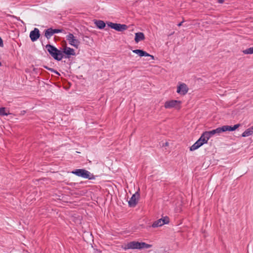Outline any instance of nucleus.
<instances>
[{"label": "nucleus", "mask_w": 253, "mask_h": 253, "mask_svg": "<svg viewBox=\"0 0 253 253\" xmlns=\"http://www.w3.org/2000/svg\"><path fill=\"white\" fill-rule=\"evenodd\" d=\"M152 247L151 245L146 244L144 242H139L138 241H131L125 245L123 249L125 250L128 249H149Z\"/></svg>", "instance_id": "obj_1"}, {"label": "nucleus", "mask_w": 253, "mask_h": 253, "mask_svg": "<svg viewBox=\"0 0 253 253\" xmlns=\"http://www.w3.org/2000/svg\"><path fill=\"white\" fill-rule=\"evenodd\" d=\"M45 48L50 55L56 60L60 61L64 58V55L62 54L61 50L58 49L52 45L48 44Z\"/></svg>", "instance_id": "obj_2"}, {"label": "nucleus", "mask_w": 253, "mask_h": 253, "mask_svg": "<svg viewBox=\"0 0 253 253\" xmlns=\"http://www.w3.org/2000/svg\"><path fill=\"white\" fill-rule=\"evenodd\" d=\"M72 173L78 176L88 179H94L95 178L93 174L90 173V172L84 169H76L72 171Z\"/></svg>", "instance_id": "obj_3"}, {"label": "nucleus", "mask_w": 253, "mask_h": 253, "mask_svg": "<svg viewBox=\"0 0 253 253\" xmlns=\"http://www.w3.org/2000/svg\"><path fill=\"white\" fill-rule=\"evenodd\" d=\"M66 38L71 45L76 48L79 47L80 44V42L74 36L73 34L69 33L66 36Z\"/></svg>", "instance_id": "obj_4"}, {"label": "nucleus", "mask_w": 253, "mask_h": 253, "mask_svg": "<svg viewBox=\"0 0 253 253\" xmlns=\"http://www.w3.org/2000/svg\"><path fill=\"white\" fill-rule=\"evenodd\" d=\"M108 25L111 28L119 32H123L127 29V26L126 24H121L114 23L112 22L108 23Z\"/></svg>", "instance_id": "obj_5"}, {"label": "nucleus", "mask_w": 253, "mask_h": 253, "mask_svg": "<svg viewBox=\"0 0 253 253\" xmlns=\"http://www.w3.org/2000/svg\"><path fill=\"white\" fill-rule=\"evenodd\" d=\"M61 52L64 55V57L66 58H69L71 56H74L76 54L75 50L73 48L67 47V46L63 48Z\"/></svg>", "instance_id": "obj_6"}, {"label": "nucleus", "mask_w": 253, "mask_h": 253, "mask_svg": "<svg viewBox=\"0 0 253 253\" xmlns=\"http://www.w3.org/2000/svg\"><path fill=\"white\" fill-rule=\"evenodd\" d=\"M169 222V217L167 216L164 217L163 218L159 219L153 223L152 226L153 227H157L159 226H161L165 224H168Z\"/></svg>", "instance_id": "obj_7"}, {"label": "nucleus", "mask_w": 253, "mask_h": 253, "mask_svg": "<svg viewBox=\"0 0 253 253\" xmlns=\"http://www.w3.org/2000/svg\"><path fill=\"white\" fill-rule=\"evenodd\" d=\"M140 197V194L138 192H135V194L132 195V197L128 201V205L130 207H134L138 203V200Z\"/></svg>", "instance_id": "obj_8"}, {"label": "nucleus", "mask_w": 253, "mask_h": 253, "mask_svg": "<svg viewBox=\"0 0 253 253\" xmlns=\"http://www.w3.org/2000/svg\"><path fill=\"white\" fill-rule=\"evenodd\" d=\"M188 91V87L185 84H180L177 88V92L181 95H185Z\"/></svg>", "instance_id": "obj_9"}, {"label": "nucleus", "mask_w": 253, "mask_h": 253, "mask_svg": "<svg viewBox=\"0 0 253 253\" xmlns=\"http://www.w3.org/2000/svg\"><path fill=\"white\" fill-rule=\"evenodd\" d=\"M180 103L181 102L180 101L171 100L166 101L165 103L164 107L166 109H169L176 107L177 105H179Z\"/></svg>", "instance_id": "obj_10"}, {"label": "nucleus", "mask_w": 253, "mask_h": 253, "mask_svg": "<svg viewBox=\"0 0 253 253\" xmlns=\"http://www.w3.org/2000/svg\"><path fill=\"white\" fill-rule=\"evenodd\" d=\"M40 37V31L38 28H35L34 30L30 33V38L32 42L37 41Z\"/></svg>", "instance_id": "obj_11"}, {"label": "nucleus", "mask_w": 253, "mask_h": 253, "mask_svg": "<svg viewBox=\"0 0 253 253\" xmlns=\"http://www.w3.org/2000/svg\"><path fill=\"white\" fill-rule=\"evenodd\" d=\"M240 126V124H238L235 125L234 126H221L222 132H225L226 131H234L238 128Z\"/></svg>", "instance_id": "obj_12"}, {"label": "nucleus", "mask_w": 253, "mask_h": 253, "mask_svg": "<svg viewBox=\"0 0 253 253\" xmlns=\"http://www.w3.org/2000/svg\"><path fill=\"white\" fill-rule=\"evenodd\" d=\"M145 39L144 34L142 32H138L135 34V42L138 43L140 41H143Z\"/></svg>", "instance_id": "obj_13"}, {"label": "nucleus", "mask_w": 253, "mask_h": 253, "mask_svg": "<svg viewBox=\"0 0 253 253\" xmlns=\"http://www.w3.org/2000/svg\"><path fill=\"white\" fill-rule=\"evenodd\" d=\"M132 52L138 54L140 57L149 56L148 53L141 49H134Z\"/></svg>", "instance_id": "obj_14"}, {"label": "nucleus", "mask_w": 253, "mask_h": 253, "mask_svg": "<svg viewBox=\"0 0 253 253\" xmlns=\"http://www.w3.org/2000/svg\"><path fill=\"white\" fill-rule=\"evenodd\" d=\"M94 24L99 29H102L105 27V23L102 20H95L94 21Z\"/></svg>", "instance_id": "obj_15"}, {"label": "nucleus", "mask_w": 253, "mask_h": 253, "mask_svg": "<svg viewBox=\"0 0 253 253\" xmlns=\"http://www.w3.org/2000/svg\"><path fill=\"white\" fill-rule=\"evenodd\" d=\"M253 134V128L250 127L247 129L242 134V137H247Z\"/></svg>", "instance_id": "obj_16"}, {"label": "nucleus", "mask_w": 253, "mask_h": 253, "mask_svg": "<svg viewBox=\"0 0 253 253\" xmlns=\"http://www.w3.org/2000/svg\"><path fill=\"white\" fill-rule=\"evenodd\" d=\"M208 131L211 136L215 134H220V133L222 132L221 127H219L215 129H213Z\"/></svg>", "instance_id": "obj_17"}, {"label": "nucleus", "mask_w": 253, "mask_h": 253, "mask_svg": "<svg viewBox=\"0 0 253 253\" xmlns=\"http://www.w3.org/2000/svg\"><path fill=\"white\" fill-rule=\"evenodd\" d=\"M53 35L52 31V28H50L44 31V36L47 39H49Z\"/></svg>", "instance_id": "obj_18"}, {"label": "nucleus", "mask_w": 253, "mask_h": 253, "mask_svg": "<svg viewBox=\"0 0 253 253\" xmlns=\"http://www.w3.org/2000/svg\"><path fill=\"white\" fill-rule=\"evenodd\" d=\"M243 52L245 54H253V47L248 48L245 50H243Z\"/></svg>", "instance_id": "obj_19"}, {"label": "nucleus", "mask_w": 253, "mask_h": 253, "mask_svg": "<svg viewBox=\"0 0 253 253\" xmlns=\"http://www.w3.org/2000/svg\"><path fill=\"white\" fill-rule=\"evenodd\" d=\"M6 109L4 107L0 108V116H7L9 113L6 112Z\"/></svg>", "instance_id": "obj_20"}, {"label": "nucleus", "mask_w": 253, "mask_h": 253, "mask_svg": "<svg viewBox=\"0 0 253 253\" xmlns=\"http://www.w3.org/2000/svg\"><path fill=\"white\" fill-rule=\"evenodd\" d=\"M43 67L44 68L47 69L48 70L52 72H54V73H55L56 74H57L58 75H60V74L57 71L55 70L53 68H49L46 66H43Z\"/></svg>", "instance_id": "obj_21"}, {"label": "nucleus", "mask_w": 253, "mask_h": 253, "mask_svg": "<svg viewBox=\"0 0 253 253\" xmlns=\"http://www.w3.org/2000/svg\"><path fill=\"white\" fill-rule=\"evenodd\" d=\"M63 31L64 30L63 29H56L52 28V31L53 35L56 33H62L63 32Z\"/></svg>", "instance_id": "obj_22"}, {"label": "nucleus", "mask_w": 253, "mask_h": 253, "mask_svg": "<svg viewBox=\"0 0 253 253\" xmlns=\"http://www.w3.org/2000/svg\"><path fill=\"white\" fill-rule=\"evenodd\" d=\"M203 134L205 136V137L207 139L208 141L211 137L209 131H205L203 133Z\"/></svg>", "instance_id": "obj_23"}, {"label": "nucleus", "mask_w": 253, "mask_h": 253, "mask_svg": "<svg viewBox=\"0 0 253 253\" xmlns=\"http://www.w3.org/2000/svg\"><path fill=\"white\" fill-rule=\"evenodd\" d=\"M199 147L198 146L197 144H196V143H195L190 148V151H194L197 149H198Z\"/></svg>", "instance_id": "obj_24"}, {"label": "nucleus", "mask_w": 253, "mask_h": 253, "mask_svg": "<svg viewBox=\"0 0 253 253\" xmlns=\"http://www.w3.org/2000/svg\"><path fill=\"white\" fill-rule=\"evenodd\" d=\"M196 144L198 145L199 147H201L203 145V143L200 142V141L197 140L196 142Z\"/></svg>", "instance_id": "obj_25"}, {"label": "nucleus", "mask_w": 253, "mask_h": 253, "mask_svg": "<svg viewBox=\"0 0 253 253\" xmlns=\"http://www.w3.org/2000/svg\"><path fill=\"white\" fill-rule=\"evenodd\" d=\"M196 144L198 145L199 147H201L203 145V143L200 142V141L197 140L196 142Z\"/></svg>", "instance_id": "obj_26"}, {"label": "nucleus", "mask_w": 253, "mask_h": 253, "mask_svg": "<svg viewBox=\"0 0 253 253\" xmlns=\"http://www.w3.org/2000/svg\"><path fill=\"white\" fill-rule=\"evenodd\" d=\"M3 41L2 40V39L1 38V37H0V47H3Z\"/></svg>", "instance_id": "obj_27"}, {"label": "nucleus", "mask_w": 253, "mask_h": 253, "mask_svg": "<svg viewBox=\"0 0 253 253\" xmlns=\"http://www.w3.org/2000/svg\"><path fill=\"white\" fill-rule=\"evenodd\" d=\"M198 140L200 141V142H201L203 143V144L207 143L206 142V141L205 140H203L202 138H201V137H200Z\"/></svg>", "instance_id": "obj_28"}, {"label": "nucleus", "mask_w": 253, "mask_h": 253, "mask_svg": "<svg viewBox=\"0 0 253 253\" xmlns=\"http://www.w3.org/2000/svg\"><path fill=\"white\" fill-rule=\"evenodd\" d=\"M198 140L200 141V142H201L203 143V144L207 143L206 142V141L205 140H203L202 138H201V137H200Z\"/></svg>", "instance_id": "obj_29"}, {"label": "nucleus", "mask_w": 253, "mask_h": 253, "mask_svg": "<svg viewBox=\"0 0 253 253\" xmlns=\"http://www.w3.org/2000/svg\"><path fill=\"white\" fill-rule=\"evenodd\" d=\"M201 138H202L203 140H205L206 141V142H208V140L205 137V136L202 134L200 137Z\"/></svg>", "instance_id": "obj_30"}, {"label": "nucleus", "mask_w": 253, "mask_h": 253, "mask_svg": "<svg viewBox=\"0 0 253 253\" xmlns=\"http://www.w3.org/2000/svg\"><path fill=\"white\" fill-rule=\"evenodd\" d=\"M184 20H183L182 22H180L179 23H178V24H177V26H178V27L181 26L182 25V23L184 22Z\"/></svg>", "instance_id": "obj_31"}, {"label": "nucleus", "mask_w": 253, "mask_h": 253, "mask_svg": "<svg viewBox=\"0 0 253 253\" xmlns=\"http://www.w3.org/2000/svg\"><path fill=\"white\" fill-rule=\"evenodd\" d=\"M217 1H218L219 3H222L224 2V0H217Z\"/></svg>", "instance_id": "obj_32"}, {"label": "nucleus", "mask_w": 253, "mask_h": 253, "mask_svg": "<svg viewBox=\"0 0 253 253\" xmlns=\"http://www.w3.org/2000/svg\"><path fill=\"white\" fill-rule=\"evenodd\" d=\"M149 57H150L151 58V59H153H153H154V56H153V55H152L149 54Z\"/></svg>", "instance_id": "obj_33"}, {"label": "nucleus", "mask_w": 253, "mask_h": 253, "mask_svg": "<svg viewBox=\"0 0 253 253\" xmlns=\"http://www.w3.org/2000/svg\"><path fill=\"white\" fill-rule=\"evenodd\" d=\"M168 145V142H166V145Z\"/></svg>", "instance_id": "obj_34"}, {"label": "nucleus", "mask_w": 253, "mask_h": 253, "mask_svg": "<svg viewBox=\"0 0 253 253\" xmlns=\"http://www.w3.org/2000/svg\"><path fill=\"white\" fill-rule=\"evenodd\" d=\"M1 66V63L0 62V66Z\"/></svg>", "instance_id": "obj_35"}, {"label": "nucleus", "mask_w": 253, "mask_h": 253, "mask_svg": "<svg viewBox=\"0 0 253 253\" xmlns=\"http://www.w3.org/2000/svg\"><path fill=\"white\" fill-rule=\"evenodd\" d=\"M251 127V128H253V126L252 127Z\"/></svg>", "instance_id": "obj_36"}]
</instances>
